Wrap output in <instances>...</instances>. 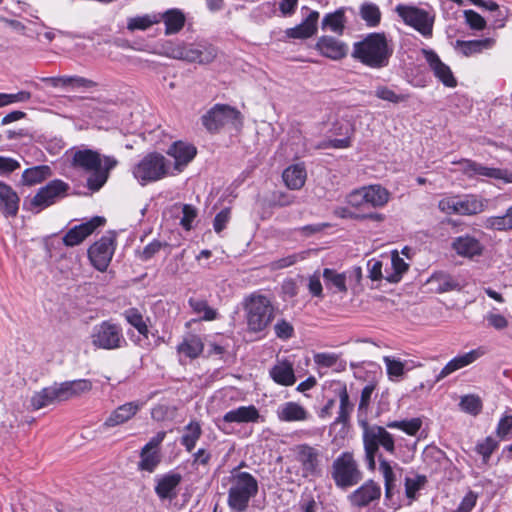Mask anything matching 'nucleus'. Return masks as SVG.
Returning a JSON list of instances; mask_svg holds the SVG:
<instances>
[{
	"label": "nucleus",
	"instance_id": "43",
	"mask_svg": "<svg viewBox=\"0 0 512 512\" xmlns=\"http://www.w3.org/2000/svg\"><path fill=\"white\" fill-rule=\"evenodd\" d=\"M51 174V168L47 165L34 166L23 171L22 183L32 186L46 180Z\"/></svg>",
	"mask_w": 512,
	"mask_h": 512
},
{
	"label": "nucleus",
	"instance_id": "35",
	"mask_svg": "<svg viewBox=\"0 0 512 512\" xmlns=\"http://www.w3.org/2000/svg\"><path fill=\"white\" fill-rule=\"evenodd\" d=\"M379 471L384 478L386 497H392L397 486L398 474L402 471V468L397 464L392 465L389 461L380 456Z\"/></svg>",
	"mask_w": 512,
	"mask_h": 512
},
{
	"label": "nucleus",
	"instance_id": "53",
	"mask_svg": "<svg viewBox=\"0 0 512 512\" xmlns=\"http://www.w3.org/2000/svg\"><path fill=\"white\" fill-rule=\"evenodd\" d=\"M422 426L420 418H412L408 420L391 421L387 423V427L398 429L410 436H415Z\"/></svg>",
	"mask_w": 512,
	"mask_h": 512
},
{
	"label": "nucleus",
	"instance_id": "20",
	"mask_svg": "<svg viewBox=\"0 0 512 512\" xmlns=\"http://www.w3.org/2000/svg\"><path fill=\"white\" fill-rule=\"evenodd\" d=\"M182 481L180 473L170 471L155 478V493L160 500L172 501L178 495V486Z\"/></svg>",
	"mask_w": 512,
	"mask_h": 512
},
{
	"label": "nucleus",
	"instance_id": "6",
	"mask_svg": "<svg viewBox=\"0 0 512 512\" xmlns=\"http://www.w3.org/2000/svg\"><path fill=\"white\" fill-rule=\"evenodd\" d=\"M487 206L488 200L478 194H447L438 202L439 210L447 215L474 216Z\"/></svg>",
	"mask_w": 512,
	"mask_h": 512
},
{
	"label": "nucleus",
	"instance_id": "2",
	"mask_svg": "<svg viewBox=\"0 0 512 512\" xmlns=\"http://www.w3.org/2000/svg\"><path fill=\"white\" fill-rule=\"evenodd\" d=\"M390 199L389 191L379 184L364 186L354 190L348 195V203L352 207H342L335 210V214L342 219L369 220L382 222L385 220L383 214L368 213L359 214L355 208L368 204L372 207H383Z\"/></svg>",
	"mask_w": 512,
	"mask_h": 512
},
{
	"label": "nucleus",
	"instance_id": "13",
	"mask_svg": "<svg viewBox=\"0 0 512 512\" xmlns=\"http://www.w3.org/2000/svg\"><path fill=\"white\" fill-rule=\"evenodd\" d=\"M332 477L340 488L356 485L361 480V473L352 453L344 452L333 462Z\"/></svg>",
	"mask_w": 512,
	"mask_h": 512
},
{
	"label": "nucleus",
	"instance_id": "55",
	"mask_svg": "<svg viewBox=\"0 0 512 512\" xmlns=\"http://www.w3.org/2000/svg\"><path fill=\"white\" fill-rule=\"evenodd\" d=\"M460 406L463 411L473 415H477L482 409L481 400L475 395H466L462 397Z\"/></svg>",
	"mask_w": 512,
	"mask_h": 512
},
{
	"label": "nucleus",
	"instance_id": "21",
	"mask_svg": "<svg viewBox=\"0 0 512 512\" xmlns=\"http://www.w3.org/2000/svg\"><path fill=\"white\" fill-rule=\"evenodd\" d=\"M197 150L192 144L182 141L173 143L167 150V154L174 159V165L171 166V171L174 175L183 171V169L190 163L196 156Z\"/></svg>",
	"mask_w": 512,
	"mask_h": 512
},
{
	"label": "nucleus",
	"instance_id": "54",
	"mask_svg": "<svg viewBox=\"0 0 512 512\" xmlns=\"http://www.w3.org/2000/svg\"><path fill=\"white\" fill-rule=\"evenodd\" d=\"M375 96L381 100L398 104L408 99V95L397 94L387 86H377L375 89Z\"/></svg>",
	"mask_w": 512,
	"mask_h": 512
},
{
	"label": "nucleus",
	"instance_id": "39",
	"mask_svg": "<svg viewBox=\"0 0 512 512\" xmlns=\"http://www.w3.org/2000/svg\"><path fill=\"white\" fill-rule=\"evenodd\" d=\"M407 269L408 264L399 256L397 251H393L388 262L385 264L384 279L390 283H397L400 281Z\"/></svg>",
	"mask_w": 512,
	"mask_h": 512
},
{
	"label": "nucleus",
	"instance_id": "41",
	"mask_svg": "<svg viewBox=\"0 0 512 512\" xmlns=\"http://www.w3.org/2000/svg\"><path fill=\"white\" fill-rule=\"evenodd\" d=\"M19 198L16 192L0 181V210L8 215H15L18 210Z\"/></svg>",
	"mask_w": 512,
	"mask_h": 512
},
{
	"label": "nucleus",
	"instance_id": "26",
	"mask_svg": "<svg viewBox=\"0 0 512 512\" xmlns=\"http://www.w3.org/2000/svg\"><path fill=\"white\" fill-rule=\"evenodd\" d=\"M383 363L385 364L389 380L395 382L400 381L406 372L421 366L420 363H416L414 360H401L393 356H384Z\"/></svg>",
	"mask_w": 512,
	"mask_h": 512
},
{
	"label": "nucleus",
	"instance_id": "58",
	"mask_svg": "<svg viewBox=\"0 0 512 512\" xmlns=\"http://www.w3.org/2000/svg\"><path fill=\"white\" fill-rule=\"evenodd\" d=\"M339 400H340V410L339 415L337 417L338 422H344L348 417L350 411L352 410V406L349 402V395L347 393V389L343 386L339 391Z\"/></svg>",
	"mask_w": 512,
	"mask_h": 512
},
{
	"label": "nucleus",
	"instance_id": "38",
	"mask_svg": "<svg viewBox=\"0 0 512 512\" xmlns=\"http://www.w3.org/2000/svg\"><path fill=\"white\" fill-rule=\"evenodd\" d=\"M270 376L279 385L292 386L296 382L293 364L279 361L270 369Z\"/></svg>",
	"mask_w": 512,
	"mask_h": 512
},
{
	"label": "nucleus",
	"instance_id": "5",
	"mask_svg": "<svg viewBox=\"0 0 512 512\" xmlns=\"http://www.w3.org/2000/svg\"><path fill=\"white\" fill-rule=\"evenodd\" d=\"M289 459L295 465L288 467L287 472L294 470L296 476L302 478L317 477L321 474V451L317 446L300 443L290 448Z\"/></svg>",
	"mask_w": 512,
	"mask_h": 512
},
{
	"label": "nucleus",
	"instance_id": "1",
	"mask_svg": "<svg viewBox=\"0 0 512 512\" xmlns=\"http://www.w3.org/2000/svg\"><path fill=\"white\" fill-rule=\"evenodd\" d=\"M118 165L114 156L101 155L92 149H77L72 152L71 166L87 174L86 187L91 192L99 191L107 182L110 172Z\"/></svg>",
	"mask_w": 512,
	"mask_h": 512
},
{
	"label": "nucleus",
	"instance_id": "48",
	"mask_svg": "<svg viewBox=\"0 0 512 512\" xmlns=\"http://www.w3.org/2000/svg\"><path fill=\"white\" fill-rule=\"evenodd\" d=\"M123 316L125 320L139 332V334L144 337L148 336V326L142 313L137 308H129L125 310Z\"/></svg>",
	"mask_w": 512,
	"mask_h": 512
},
{
	"label": "nucleus",
	"instance_id": "49",
	"mask_svg": "<svg viewBox=\"0 0 512 512\" xmlns=\"http://www.w3.org/2000/svg\"><path fill=\"white\" fill-rule=\"evenodd\" d=\"M323 278L328 288H334L337 292H346V275L337 273L335 270L326 268L323 271Z\"/></svg>",
	"mask_w": 512,
	"mask_h": 512
},
{
	"label": "nucleus",
	"instance_id": "33",
	"mask_svg": "<svg viewBox=\"0 0 512 512\" xmlns=\"http://www.w3.org/2000/svg\"><path fill=\"white\" fill-rule=\"evenodd\" d=\"M452 248L459 256L466 258L479 256L483 251V246L481 243L471 236H461L456 238L452 242Z\"/></svg>",
	"mask_w": 512,
	"mask_h": 512
},
{
	"label": "nucleus",
	"instance_id": "10",
	"mask_svg": "<svg viewBox=\"0 0 512 512\" xmlns=\"http://www.w3.org/2000/svg\"><path fill=\"white\" fill-rule=\"evenodd\" d=\"M90 341L94 348L102 350H117L127 345L122 326L112 320L94 325Z\"/></svg>",
	"mask_w": 512,
	"mask_h": 512
},
{
	"label": "nucleus",
	"instance_id": "60",
	"mask_svg": "<svg viewBox=\"0 0 512 512\" xmlns=\"http://www.w3.org/2000/svg\"><path fill=\"white\" fill-rule=\"evenodd\" d=\"M497 436L503 440L512 437V415H504L496 429Z\"/></svg>",
	"mask_w": 512,
	"mask_h": 512
},
{
	"label": "nucleus",
	"instance_id": "34",
	"mask_svg": "<svg viewBox=\"0 0 512 512\" xmlns=\"http://www.w3.org/2000/svg\"><path fill=\"white\" fill-rule=\"evenodd\" d=\"M160 22L165 24V35H173L182 30L186 22L184 12L178 8L168 9L163 13H157Z\"/></svg>",
	"mask_w": 512,
	"mask_h": 512
},
{
	"label": "nucleus",
	"instance_id": "59",
	"mask_svg": "<svg viewBox=\"0 0 512 512\" xmlns=\"http://www.w3.org/2000/svg\"><path fill=\"white\" fill-rule=\"evenodd\" d=\"M339 356L335 353L321 352L313 356L314 363L320 368H330L336 365Z\"/></svg>",
	"mask_w": 512,
	"mask_h": 512
},
{
	"label": "nucleus",
	"instance_id": "28",
	"mask_svg": "<svg viewBox=\"0 0 512 512\" xmlns=\"http://www.w3.org/2000/svg\"><path fill=\"white\" fill-rule=\"evenodd\" d=\"M58 386L62 401L65 402L89 393L93 388V382L90 379H76L60 382Z\"/></svg>",
	"mask_w": 512,
	"mask_h": 512
},
{
	"label": "nucleus",
	"instance_id": "51",
	"mask_svg": "<svg viewBox=\"0 0 512 512\" xmlns=\"http://www.w3.org/2000/svg\"><path fill=\"white\" fill-rule=\"evenodd\" d=\"M140 457L141 461L139 463V467L141 470L147 472H153L160 463L159 450H152L148 447H143Z\"/></svg>",
	"mask_w": 512,
	"mask_h": 512
},
{
	"label": "nucleus",
	"instance_id": "8",
	"mask_svg": "<svg viewBox=\"0 0 512 512\" xmlns=\"http://www.w3.org/2000/svg\"><path fill=\"white\" fill-rule=\"evenodd\" d=\"M247 327L251 332H262L274 317L271 301L263 295L252 294L244 303Z\"/></svg>",
	"mask_w": 512,
	"mask_h": 512
},
{
	"label": "nucleus",
	"instance_id": "11",
	"mask_svg": "<svg viewBox=\"0 0 512 512\" xmlns=\"http://www.w3.org/2000/svg\"><path fill=\"white\" fill-rule=\"evenodd\" d=\"M68 190L69 185L66 182L54 179L41 187L33 197L25 199L23 206L26 210L37 214L64 198Z\"/></svg>",
	"mask_w": 512,
	"mask_h": 512
},
{
	"label": "nucleus",
	"instance_id": "31",
	"mask_svg": "<svg viewBox=\"0 0 512 512\" xmlns=\"http://www.w3.org/2000/svg\"><path fill=\"white\" fill-rule=\"evenodd\" d=\"M316 46L323 56L333 60H339L347 54V46L330 36L321 37Z\"/></svg>",
	"mask_w": 512,
	"mask_h": 512
},
{
	"label": "nucleus",
	"instance_id": "27",
	"mask_svg": "<svg viewBox=\"0 0 512 512\" xmlns=\"http://www.w3.org/2000/svg\"><path fill=\"white\" fill-rule=\"evenodd\" d=\"M216 55L217 51L211 45L184 44L182 60L187 62H197L199 64H208L215 59Z\"/></svg>",
	"mask_w": 512,
	"mask_h": 512
},
{
	"label": "nucleus",
	"instance_id": "45",
	"mask_svg": "<svg viewBox=\"0 0 512 512\" xmlns=\"http://www.w3.org/2000/svg\"><path fill=\"white\" fill-rule=\"evenodd\" d=\"M346 18L343 9H338L333 13H328L322 20V29L330 30L338 35H342L345 28Z\"/></svg>",
	"mask_w": 512,
	"mask_h": 512
},
{
	"label": "nucleus",
	"instance_id": "40",
	"mask_svg": "<svg viewBox=\"0 0 512 512\" xmlns=\"http://www.w3.org/2000/svg\"><path fill=\"white\" fill-rule=\"evenodd\" d=\"M204 349V344L201 338L197 335H188L183 341L177 346V352L180 357H186L190 359L197 358Z\"/></svg>",
	"mask_w": 512,
	"mask_h": 512
},
{
	"label": "nucleus",
	"instance_id": "64",
	"mask_svg": "<svg viewBox=\"0 0 512 512\" xmlns=\"http://www.w3.org/2000/svg\"><path fill=\"white\" fill-rule=\"evenodd\" d=\"M477 494L473 491H469L461 500L457 509L453 512H470L476 505Z\"/></svg>",
	"mask_w": 512,
	"mask_h": 512
},
{
	"label": "nucleus",
	"instance_id": "3",
	"mask_svg": "<svg viewBox=\"0 0 512 512\" xmlns=\"http://www.w3.org/2000/svg\"><path fill=\"white\" fill-rule=\"evenodd\" d=\"M394 46L384 33H370L353 45L352 57L365 66L381 69L389 65Z\"/></svg>",
	"mask_w": 512,
	"mask_h": 512
},
{
	"label": "nucleus",
	"instance_id": "52",
	"mask_svg": "<svg viewBox=\"0 0 512 512\" xmlns=\"http://www.w3.org/2000/svg\"><path fill=\"white\" fill-rule=\"evenodd\" d=\"M360 16L370 27H375L380 23L381 12L374 3H364L360 7Z\"/></svg>",
	"mask_w": 512,
	"mask_h": 512
},
{
	"label": "nucleus",
	"instance_id": "57",
	"mask_svg": "<svg viewBox=\"0 0 512 512\" xmlns=\"http://www.w3.org/2000/svg\"><path fill=\"white\" fill-rule=\"evenodd\" d=\"M498 442L492 437H486L476 446V451L482 456L483 462L487 463L491 454L497 448Z\"/></svg>",
	"mask_w": 512,
	"mask_h": 512
},
{
	"label": "nucleus",
	"instance_id": "50",
	"mask_svg": "<svg viewBox=\"0 0 512 512\" xmlns=\"http://www.w3.org/2000/svg\"><path fill=\"white\" fill-rule=\"evenodd\" d=\"M425 484L426 477L423 475H413L405 478V495L409 499V504L417 498L418 491H420Z\"/></svg>",
	"mask_w": 512,
	"mask_h": 512
},
{
	"label": "nucleus",
	"instance_id": "29",
	"mask_svg": "<svg viewBox=\"0 0 512 512\" xmlns=\"http://www.w3.org/2000/svg\"><path fill=\"white\" fill-rule=\"evenodd\" d=\"M318 19L319 12L311 11L299 25L286 29L285 35L292 39L310 38L317 32Z\"/></svg>",
	"mask_w": 512,
	"mask_h": 512
},
{
	"label": "nucleus",
	"instance_id": "32",
	"mask_svg": "<svg viewBox=\"0 0 512 512\" xmlns=\"http://www.w3.org/2000/svg\"><path fill=\"white\" fill-rule=\"evenodd\" d=\"M285 185L291 190L301 189L307 179V171L304 163H296L288 166L282 173Z\"/></svg>",
	"mask_w": 512,
	"mask_h": 512
},
{
	"label": "nucleus",
	"instance_id": "16",
	"mask_svg": "<svg viewBox=\"0 0 512 512\" xmlns=\"http://www.w3.org/2000/svg\"><path fill=\"white\" fill-rule=\"evenodd\" d=\"M115 252V237L106 235L96 241L88 249V258L91 264L99 271L108 268Z\"/></svg>",
	"mask_w": 512,
	"mask_h": 512
},
{
	"label": "nucleus",
	"instance_id": "47",
	"mask_svg": "<svg viewBox=\"0 0 512 512\" xmlns=\"http://www.w3.org/2000/svg\"><path fill=\"white\" fill-rule=\"evenodd\" d=\"M202 429L198 422L191 421L185 426L184 434L181 437V444L186 448L188 452H191L199 438L201 437Z\"/></svg>",
	"mask_w": 512,
	"mask_h": 512
},
{
	"label": "nucleus",
	"instance_id": "19",
	"mask_svg": "<svg viewBox=\"0 0 512 512\" xmlns=\"http://www.w3.org/2000/svg\"><path fill=\"white\" fill-rule=\"evenodd\" d=\"M145 405L144 401L126 402L115 408L102 424L104 429L123 425L131 420Z\"/></svg>",
	"mask_w": 512,
	"mask_h": 512
},
{
	"label": "nucleus",
	"instance_id": "23",
	"mask_svg": "<svg viewBox=\"0 0 512 512\" xmlns=\"http://www.w3.org/2000/svg\"><path fill=\"white\" fill-rule=\"evenodd\" d=\"M276 416L280 422H306L312 418L311 413L300 403L287 401L278 405Z\"/></svg>",
	"mask_w": 512,
	"mask_h": 512
},
{
	"label": "nucleus",
	"instance_id": "14",
	"mask_svg": "<svg viewBox=\"0 0 512 512\" xmlns=\"http://www.w3.org/2000/svg\"><path fill=\"white\" fill-rule=\"evenodd\" d=\"M241 122L240 111L226 104H216L202 116V123L209 132H217L228 124L238 126Z\"/></svg>",
	"mask_w": 512,
	"mask_h": 512
},
{
	"label": "nucleus",
	"instance_id": "15",
	"mask_svg": "<svg viewBox=\"0 0 512 512\" xmlns=\"http://www.w3.org/2000/svg\"><path fill=\"white\" fill-rule=\"evenodd\" d=\"M454 163L458 164L459 171L470 179L490 178L501 180L504 183H512V172L507 169L488 167L470 159H462Z\"/></svg>",
	"mask_w": 512,
	"mask_h": 512
},
{
	"label": "nucleus",
	"instance_id": "61",
	"mask_svg": "<svg viewBox=\"0 0 512 512\" xmlns=\"http://www.w3.org/2000/svg\"><path fill=\"white\" fill-rule=\"evenodd\" d=\"M382 267H383V262L381 260H377L374 258L370 259L367 262L369 278H371L374 281L384 278L385 273L384 274L382 273Z\"/></svg>",
	"mask_w": 512,
	"mask_h": 512
},
{
	"label": "nucleus",
	"instance_id": "56",
	"mask_svg": "<svg viewBox=\"0 0 512 512\" xmlns=\"http://www.w3.org/2000/svg\"><path fill=\"white\" fill-rule=\"evenodd\" d=\"M466 24L472 29L481 31L486 27V20L474 10H465L463 12Z\"/></svg>",
	"mask_w": 512,
	"mask_h": 512
},
{
	"label": "nucleus",
	"instance_id": "24",
	"mask_svg": "<svg viewBox=\"0 0 512 512\" xmlns=\"http://www.w3.org/2000/svg\"><path fill=\"white\" fill-rule=\"evenodd\" d=\"M484 353L485 351L483 350V348H477L462 355L454 357L442 368V370L436 376L435 381L439 382L448 375L452 374L453 372L472 364L482 355H484Z\"/></svg>",
	"mask_w": 512,
	"mask_h": 512
},
{
	"label": "nucleus",
	"instance_id": "30",
	"mask_svg": "<svg viewBox=\"0 0 512 512\" xmlns=\"http://www.w3.org/2000/svg\"><path fill=\"white\" fill-rule=\"evenodd\" d=\"M63 402L58 383L45 387L38 392H35L31 398V406L35 410L42 409L49 405Z\"/></svg>",
	"mask_w": 512,
	"mask_h": 512
},
{
	"label": "nucleus",
	"instance_id": "22",
	"mask_svg": "<svg viewBox=\"0 0 512 512\" xmlns=\"http://www.w3.org/2000/svg\"><path fill=\"white\" fill-rule=\"evenodd\" d=\"M198 217V209L192 204L175 203L163 211V221L173 224H192Z\"/></svg>",
	"mask_w": 512,
	"mask_h": 512
},
{
	"label": "nucleus",
	"instance_id": "4",
	"mask_svg": "<svg viewBox=\"0 0 512 512\" xmlns=\"http://www.w3.org/2000/svg\"><path fill=\"white\" fill-rule=\"evenodd\" d=\"M227 505L233 512H245L259 491L257 479L250 473L233 469L228 477Z\"/></svg>",
	"mask_w": 512,
	"mask_h": 512
},
{
	"label": "nucleus",
	"instance_id": "12",
	"mask_svg": "<svg viewBox=\"0 0 512 512\" xmlns=\"http://www.w3.org/2000/svg\"><path fill=\"white\" fill-rule=\"evenodd\" d=\"M395 11L403 22L418 31L423 37L431 38L435 15L412 5L398 4Z\"/></svg>",
	"mask_w": 512,
	"mask_h": 512
},
{
	"label": "nucleus",
	"instance_id": "62",
	"mask_svg": "<svg viewBox=\"0 0 512 512\" xmlns=\"http://www.w3.org/2000/svg\"><path fill=\"white\" fill-rule=\"evenodd\" d=\"M275 334L280 339H289L292 337L293 326L286 320H279L274 326Z\"/></svg>",
	"mask_w": 512,
	"mask_h": 512
},
{
	"label": "nucleus",
	"instance_id": "9",
	"mask_svg": "<svg viewBox=\"0 0 512 512\" xmlns=\"http://www.w3.org/2000/svg\"><path fill=\"white\" fill-rule=\"evenodd\" d=\"M132 173L141 185L174 175L170 162L162 154L156 152L145 155L133 167Z\"/></svg>",
	"mask_w": 512,
	"mask_h": 512
},
{
	"label": "nucleus",
	"instance_id": "18",
	"mask_svg": "<svg viewBox=\"0 0 512 512\" xmlns=\"http://www.w3.org/2000/svg\"><path fill=\"white\" fill-rule=\"evenodd\" d=\"M421 53L434 76L446 87L454 88L457 85L450 67L445 64L432 49H422Z\"/></svg>",
	"mask_w": 512,
	"mask_h": 512
},
{
	"label": "nucleus",
	"instance_id": "17",
	"mask_svg": "<svg viewBox=\"0 0 512 512\" xmlns=\"http://www.w3.org/2000/svg\"><path fill=\"white\" fill-rule=\"evenodd\" d=\"M260 414L254 405L239 406L226 412L221 419L218 420V428L225 433H229L228 425L232 423L247 424L257 423Z\"/></svg>",
	"mask_w": 512,
	"mask_h": 512
},
{
	"label": "nucleus",
	"instance_id": "37",
	"mask_svg": "<svg viewBox=\"0 0 512 512\" xmlns=\"http://www.w3.org/2000/svg\"><path fill=\"white\" fill-rule=\"evenodd\" d=\"M494 38H484L479 40H457L455 47L466 57L482 53L484 50L492 49L495 46Z\"/></svg>",
	"mask_w": 512,
	"mask_h": 512
},
{
	"label": "nucleus",
	"instance_id": "25",
	"mask_svg": "<svg viewBox=\"0 0 512 512\" xmlns=\"http://www.w3.org/2000/svg\"><path fill=\"white\" fill-rule=\"evenodd\" d=\"M42 82L48 83L52 87L68 88L71 90L76 89H91L97 86V83L91 79L81 76H57V77H43Z\"/></svg>",
	"mask_w": 512,
	"mask_h": 512
},
{
	"label": "nucleus",
	"instance_id": "44",
	"mask_svg": "<svg viewBox=\"0 0 512 512\" xmlns=\"http://www.w3.org/2000/svg\"><path fill=\"white\" fill-rule=\"evenodd\" d=\"M160 16L157 13H149L144 15H137L127 19V29L130 32L145 31L155 24L160 23Z\"/></svg>",
	"mask_w": 512,
	"mask_h": 512
},
{
	"label": "nucleus",
	"instance_id": "7",
	"mask_svg": "<svg viewBox=\"0 0 512 512\" xmlns=\"http://www.w3.org/2000/svg\"><path fill=\"white\" fill-rule=\"evenodd\" d=\"M362 438L365 451V461L369 470L373 471L376 468L375 457L379 447H382L390 454L395 453V439L393 435L381 426L365 425Z\"/></svg>",
	"mask_w": 512,
	"mask_h": 512
},
{
	"label": "nucleus",
	"instance_id": "63",
	"mask_svg": "<svg viewBox=\"0 0 512 512\" xmlns=\"http://www.w3.org/2000/svg\"><path fill=\"white\" fill-rule=\"evenodd\" d=\"M493 12V27L494 28H503L506 25V21L509 17V9L508 8H500L497 4V8L493 10H489Z\"/></svg>",
	"mask_w": 512,
	"mask_h": 512
},
{
	"label": "nucleus",
	"instance_id": "46",
	"mask_svg": "<svg viewBox=\"0 0 512 512\" xmlns=\"http://www.w3.org/2000/svg\"><path fill=\"white\" fill-rule=\"evenodd\" d=\"M96 226H73L63 236V243L68 247L81 244L90 236Z\"/></svg>",
	"mask_w": 512,
	"mask_h": 512
},
{
	"label": "nucleus",
	"instance_id": "36",
	"mask_svg": "<svg viewBox=\"0 0 512 512\" xmlns=\"http://www.w3.org/2000/svg\"><path fill=\"white\" fill-rule=\"evenodd\" d=\"M380 491V487L374 482L370 481L355 490L350 495V500L353 505L357 507H364L373 500L379 498Z\"/></svg>",
	"mask_w": 512,
	"mask_h": 512
},
{
	"label": "nucleus",
	"instance_id": "42",
	"mask_svg": "<svg viewBox=\"0 0 512 512\" xmlns=\"http://www.w3.org/2000/svg\"><path fill=\"white\" fill-rule=\"evenodd\" d=\"M188 305L192 312L198 315L199 320L213 321L218 317L217 310L209 306L208 302L203 298L190 297Z\"/></svg>",
	"mask_w": 512,
	"mask_h": 512
}]
</instances>
